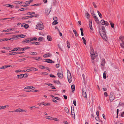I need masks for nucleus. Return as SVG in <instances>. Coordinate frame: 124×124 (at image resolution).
Returning a JSON list of instances; mask_svg holds the SVG:
<instances>
[{
	"mask_svg": "<svg viewBox=\"0 0 124 124\" xmlns=\"http://www.w3.org/2000/svg\"><path fill=\"white\" fill-rule=\"evenodd\" d=\"M31 43L32 44H35L36 45H39V42H31Z\"/></svg>",
	"mask_w": 124,
	"mask_h": 124,
	"instance_id": "obj_26",
	"label": "nucleus"
},
{
	"mask_svg": "<svg viewBox=\"0 0 124 124\" xmlns=\"http://www.w3.org/2000/svg\"><path fill=\"white\" fill-rule=\"evenodd\" d=\"M27 8H23L18 10L19 11H22L27 10Z\"/></svg>",
	"mask_w": 124,
	"mask_h": 124,
	"instance_id": "obj_27",
	"label": "nucleus"
},
{
	"mask_svg": "<svg viewBox=\"0 0 124 124\" xmlns=\"http://www.w3.org/2000/svg\"><path fill=\"white\" fill-rule=\"evenodd\" d=\"M105 23V21L104 20H102L101 21V24L103 25H104V23Z\"/></svg>",
	"mask_w": 124,
	"mask_h": 124,
	"instance_id": "obj_42",
	"label": "nucleus"
},
{
	"mask_svg": "<svg viewBox=\"0 0 124 124\" xmlns=\"http://www.w3.org/2000/svg\"><path fill=\"white\" fill-rule=\"evenodd\" d=\"M119 39L121 40L122 43L124 44V37H120Z\"/></svg>",
	"mask_w": 124,
	"mask_h": 124,
	"instance_id": "obj_17",
	"label": "nucleus"
},
{
	"mask_svg": "<svg viewBox=\"0 0 124 124\" xmlns=\"http://www.w3.org/2000/svg\"><path fill=\"white\" fill-rule=\"evenodd\" d=\"M27 1L28 2L27 4H30L31 3V2H32L33 1V0H30L29 1Z\"/></svg>",
	"mask_w": 124,
	"mask_h": 124,
	"instance_id": "obj_61",
	"label": "nucleus"
},
{
	"mask_svg": "<svg viewBox=\"0 0 124 124\" xmlns=\"http://www.w3.org/2000/svg\"><path fill=\"white\" fill-rule=\"evenodd\" d=\"M24 27L25 28L27 29L29 27V25L28 24H25L24 25Z\"/></svg>",
	"mask_w": 124,
	"mask_h": 124,
	"instance_id": "obj_52",
	"label": "nucleus"
},
{
	"mask_svg": "<svg viewBox=\"0 0 124 124\" xmlns=\"http://www.w3.org/2000/svg\"><path fill=\"white\" fill-rule=\"evenodd\" d=\"M91 14L92 15L93 17H94V16L95 15L94 13V11H93L92 12H91Z\"/></svg>",
	"mask_w": 124,
	"mask_h": 124,
	"instance_id": "obj_59",
	"label": "nucleus"
},
{
	"mask_svg": "<svg viewBox=\"0 0 124 124\" xmlns=\"http://www.w3.org/2000/svg\"><path fill=\"white\" fill-rule=\"evenodd\" d=\"M94 52V50L93 48L92 47H91V59L92 60H94L96 57V56L95 55V53Z\"/></svg>",
	"mask_w": 124,
	"mask_h": 124,
	"instance_id": "obj_3",
	"label": "nucleus"
},
{
	"mask_svg": "<svg viewBox=\"0 0 124 124\" xmlns=\"http://www.w3.org/2000/svg\"><path fill=\"white\" fill-rule=\"evenodd\" d=\"M26 36V35H23V34H21V35H20L18 36L19 37H20H20L21 38H24L25 36Z\"/></svg>",
	"mask_w": 124,
	"mask_h": 124,
	"instance_id": "obj_41",
	"label": "nucleus"
},
{
	"mask_svg": "<svg viewBox=\"0 0 124 124\" xmlns=\"http://www.w3.org/2000/svg\"><path fill=\"white\" fill-rule=\"evenodd\" d=\"M24 77V75L23 74H21L20 75H17L16 76V78L18 79H22Z\"/></svg>",
	"mask_w": 124,
	"mask_h": 124,
	"instance_id": "obj_7",
	"label": "nucleus"
},
{
	"mask_svg": "<svg viewBox=\"0 0 124 124\" xmlns=\"http://www.w3.org/2000/svg\"><path fill=\"white\" fill-rule=\"evenodd\" d=\"M67 47L68 48H70V43L68 42V41H67Z\"/></svg>",
	"mask_w": 124,
	"mask_h": 124,
	"instance_id": "obj_47",
	"label": "nucleus"
},
{
	"mask_svg": "<svg viewBox=\"0 0 124 124\" xmlns=\"http://www.w3.org/2000/svg\"><path fill=\"white\" fill-rule=\"evenodd\" d=\"M71 88L72 90V92L73 93L75 90V86L74 85H72L71 86Z\"/></svg>",
	"mask_w": 124,
	"mask_h": 124,
	"instance_id": "obj_18",
	"label": "nucleus"
},
{
	"mask_svg": "<svg viewBox=\"0 0 124 124\" xmlns=\"http://www.w3.org/2000/svg\"><path fill=\"white\" fill-rule=\"evenodd\" d=\"M106 71L104 72L103 74V78L104 79H105L106 78Z\"/></svg>",
	"mask_w": 124,
	"mask_h": 124,
	"instance_id": "obj_28",
	"label": "nucleus"
},
{
	"mask_svg": "<svg viewBox=\"0 0 124 124\" xmlns=\"http://www.w3.org/2000/svg\"><path fill=\"white\" fill-rule=\"evenodd\" d=\"M89 26L90 28V29L92 31H93V29L92 27V21L91 20H90L89 21Z\"/></svg>",
	"mask_w": 124,
	"mask_h": 124,
	"instance_id": "obj_8",
	"label": "nucleus"
},
{
	"mask_svg": "<svg viewBox=\"0 0 124 124\" xmlns=\"http://www.w3.org/2000/svg\"><path fill=\"white\" fill-rule=\"evenodd\" d=\"M36 29L42 30L43 29V24L41 22V23H39L36 25Z\"/></svg>",
	"mask_w": 124,
	"mask_h": 124,
	"instance_id": "obj_4",
	"label": "nucleus"
},
{
	"mask_svg": "<svg viewBox=\"0 0 124 124\" xmlns=\"http://www.w3.org/2000/svg\"><path fill=\"white\" fill-rule=\"evenodd\" d=\"M106 62L105 61V59H103L102 60V61L101 62V65L102 66H104L105 64V63Z\"/></svg>",
	"mask_w": 124,
	"mask_h": 124,
	"instance_id": "obj_16",
	"label": "nucleus"
},
{
	"mask_svg": "<svg viewBox=\"0 0 124 124\" xmlns=\"http://www.w3.org/2000/svg\"><path fill=\"white\" fill-rule=\"evenodd\" d=\"M53 20L55 21H57V18L55 16H54L53 18Z\"/></svg>",
	"mask_w": 124,
	"mask_h": 124,
	"instance_id": "obj_54",
	"label": "nucleus"
},
{
	"mask_svg": "<svg viewBox=\"0 0 124 124\" xmlns=\"http://www.w3.org/2000/svg\"><path fill=\"white\" fill-rule=\"evenodd\" d=\"M82 94L83 96H84L85 98H87V95L86 92L83 93H82Z\"/></svg>",
	"mask_w": 124,
	"mask_h": 124,
	"instance_id": "obj_25",
	"label": "nucleus"
},
{
	"mask_svg": "<svg viewBox=\"0 0 124 124\" xmlns=\"http://www.w3.org/2000/svg\"><path fill=\"white\" fill-rule=\"evenodd\" d=\"M30 54L31 55H37V54L35 52H32L30 53Z\"/></svg>",
	"mask_w": 124,
	"mask_h": 124,
	"instance_id": "obj_43",
	"label": "nucleus"
},
{
	"mask_svg": "<svg viewBox=\"0 0 124 124\" xmlns=\"http://www.w3.org/2000/svg\"><path fill=\"white\" fill-rule=\"evenodd\" d=\"M124 44H123V43H122L120 44V46L122 48H124Z\"/></svg>",
	"mask_w": 124,
	"mask_h": 124,
	"instance_id": "obj_57",
	"label": "nucleus"
},
{
	"mask_svg": "<svg viewBox=\"0 0 124 124\" xmlns=\"http://www.w3.org/2000/svg\"><path fill=\"white\" fill-rule=\"evenodd\" d=\"M50 9L48 10L47 9L45 11V13L46 15H48L49 14L50 12Z\"/></svg>",
	"mask_w": 124,
	"mask_h": 124,
	"instance_id": "obj_15",
	"label": "nucleus"
},
{
	"mask_svg": "<svg viewBox=\"0 0 124 124\" xmlns=\"http://www.w3.org/2000/svg\"><path fill=\"white\" fill-rule=\"evenodd\" d=\"M8 66L7 65H5L4 66L1 67L0 68V69H6V68L8 67Z\"/></svg>",
	"mask_w": 124,
	"mask_h": 124,
	"instance_id": "obj_35",
	"label": "nucleus"
},
{
	"mask_svg": "<svg viewBox=\"0 0 124 124\" xmlns=\"http://www.w3.org/2000/svg\"><path fill=\"white\" fill-rule=\"evenodd\" d=\"M5 6L6 7H9L11 8H13L14 7V6L11 5L7 4L5 5Z\"/></svg>",
	"mask_w": 124,
	"mask_h": 124,
	"instance_id": "obj_23",
	"label": "nucleus"
},
{
	"mask_svg": "<svg viewBox=\"0 0 124 124\" xmlns=\"http://www.w3.org/2000/svg\"><path fill=\"white\" fill-rule=\"evenodd\" d=\"M31 58H34L36 60L38 61H39L40 60H42L41 58L40 57H38V58L37 57H31Z\"/></svg>",
	"mask_w": 124,
	"mask_h": 124,
	"instance_id": "obj_19",
	"label": "nucleus"
},
{
	"mask_svg": "<svg viewBox=\"0 0 124 124\" xmlns=\"http://www.w3.org/2000/svg\"><path fill=\"white\" fill-rule=\"evenodd\" d=\"M43 39V38L42 37H39L38 38V40L39 42L42 41V39Z\"/></svg>",
	"mask_w": 124,
	"mask_h": 124,
	"instance_id": "obj_33",
	"label": "nucleus"
},
{
	"mask_svg": "<svg viewBox=\"0 0 124 124\" xmlns=\"http://www.w3.org/2000/svg\"><path fill=\"white\" fill-rule=\"evenodd\" d=\"M22 110H21V108H19L18 109H16L15 110L12 111H9V112H21V111Z\"/></svg>",
	"mask_w": 124,
	"mask_h": 124,
	"instance_id": "obj_13",
	"label": "nucleus"
},
{
	"mask_svg": "<svg viewBox=\"0 0 124 124\" xmlns=\"http://www.w3.org/2000/svg\"><path fill=\"white\" fill-rule=\"evenodd\" d=\"M15 4H21L22 3V2H20L19 1H15Z\"/></svg>",
	"mask_w": 124,
	"mask_h": 124,
	"instance_id": "obj_34",
	"label": "nucleus"
},
{
	"mask_svg": "<svg viewBox=\"0 0 124 124\" xmlns=\"http://www.w3.org/2000/svg\"><path fill=\"white\" fill-rule=\"evenodd\" d=\"M51 55V54L48 53L46 54H44L43 55V57L44 58L47 57H50Z\"/></svg>",
	"mask_w": 124,
	"mask_h": 124,
	"instance_id": "obj_11",
	"label": "nucleus"
},
{
	"mask_svg": "<svg viewBox=\"0 0 124 124\" xmlns=\"http://www.w3.org/2000/svg\"><path fill=\"white\" fill-rule=\"evenodd\" d=\"M30 48V47L28 46H27L23 48V51H25L26 49Z\"/></svg>",
	"mask_w": 124,
	"mask_h": 124,
	"instance_id": "obj_49",
	"label": "nucleus"
},
{
	"mask_svg": "<svg viewBox=\"0 0 124 124\" xmlns=\"http://www.w3.org/2000/svg\"><path fill=\"white\" fill-rule=\"evenodd\" d=\"M58 23L57 22L55 21H54L52 23V24L53 25H55L57 24Z\"/></svg>",
	"mask_w": 124,
	"mask_h": 124,
	"instance_id": "obj_45",
	"label": "nucleus"
},
{
	"mask_svg": "<svg viewBox=\"0 0 124 124\" xmlns=\"http://www.w3.org/2000/svg\"><path fill=\"white\" fill-rule=\"evenodd\" d=\"M47 38L48 40L50 41H51L52 38L49 35H48L47 36Z\"/></svg>",
	"mask_w": 124,
	"mask_h": 124,
	"instance_id": "obj_29",
	"label": "nucleus"
},
{
	"mask_svg": "<svg viewBox=\"0 0 124 124\" xmlns=\"http://www.w3.org/2000/svg\"><path fill=\"white\" fill-rule=\"evenodd\" d=\"M80 30L81 31V35L82 36H84V33L83 31V29L82 28H80Z\"/></svg>",
	"mask_w": 124,
	"mask_h": 124,
	"instance_id": "obj_40",
	"label": "nucleus"
},
{
	"mask_svg": "<svg viewBox=\"0 0 124 124\" xmlns=\"http://www.w3.org/2000/svg\"><path fill=\"white\" fill-rule=\"evenodd\" d=\"M104 25H109V23H108L107 21H105V23H104Z\"/></svg>",
	"mask_w": 124,
	"mask_h": 124,
	"instance_id": "obj_46",
	"label": "nucleus"
},
{
	"mask_svg": "<svg viewBox=\"0 0 124 124\" xmlns=\"http://www.w3.org/2000/svg\"><path fill=\"white\" fill-rule=\"evenodd\" d=\"M52 119L56 121H59V119L56 118H52Z\"/></svg>",
	"mask_w": 124,
	"mask_h": 124,
	"instance_id": "obj_51",
	"label": "nucleus"
},
{
	"mask_svg": "<svg viewBox=\"0 0 124 124\" xmlns=\"http://www.w3.org/2000/svg\"><path fill=\"white\" fill-rule=\"evenodd\" d=\"M87 91V89L86 87H85L84 88H83L82 89V93L84 92H85Z\"/></svg>",
	"mask_w": 124,
	"mask_h": 124,
	"instance_id": "obj_38",
	"label": "nucleus"
},
{
	"mask_svg": "<svg viewBox=\"0 0 124 124\" xmlns=\"http://www.w3.org/2000/svg\"><path fill=\"white\" fill-rule=\"evenodd\" d=\"M8 40H9V39H7V38H5V39H1L0 40V41L2 42V41H6Z\"/></svg>",
	"mask_w": 124,
	"mask_h": 124,
	"instance_id": "obj_30",
	"label": "nucleus"
},
{
	"mask_svg": "<svg viewBox=\"0 0 124 124\" xmlns=\"http://www.w3.org/2000/svg\"><path fill=\"white\" fill-rule=\"evenodd\" d=\"M73 103L74 105L75 106H76V101L74 100L73 101Z\"/></svg>",
	"mask_w": 124,
	"mask_h": 124,
	"instance_id": "obj_62",
	"label": "nucleus"
},
{
	"mask_svg": "<svg viewBox=\"0 0 124 124\" xmlns=\"http://www.w3.org/2000/svg\"><path fill=\"white\" fill-rule=\"evenodd\" d=\"M29 42H30L29 39V38H27L22 41V43L25 44L27 43V42L29 43Z\"/></svg>",
	"mask_w": 124,
	"mask_h": 124,
	"instance_id": "obj_9",
	"label": "nucleus"
},
{
	"mask_svg": "<svg viewBox=\"0 0 124 124\" xmlns=\"http://www.w3.org/2000/svg\"><path fill=\"white\" fill-rule=\"evenodd\" d=\"M41 104L44 106L50 105V103H45L43 102H41Z\"/></svg>",
	"mask_w": 124,
	"mask_h": 124,
	"instance_id": "obj_14",
	"label": "nucleus"
},
{
	"mask_svg": "<svg viewBox=\"0 0 124 124\" xmlns=\"http://www.w3.org/2000/svg\"><path fill=\"white\" fill-rule=\"evenodd\" d=\"M27 17V16L23 17H22L20 19L24 20L26 19H27L28 18Z\"/></svg>",
	"mask_w": 124,
	"mask_h": 124,
	"instance_id": "obj_50",
	"label": "nucleus"
},
{
	"mask_svg": "<svg viewBox=\"0 0 124 124\" xmlns=\"http://www.w3.org/2000/svg\"><path fill=\"white\" fill-rule=\"evenodd\" d=\"M85 16L87 18H89V14L87 12V13H86L85 14Z\"/></svg>",
	"mask_w": 124,
	"mask_h": 124,
	"instance_id": "obj_36",
	"label": "nucleus"
},
{
	"mask_svg": "<svg viewBox=\"0 0 124 124\" xmlns=\"http://www.w3.org/2000/svg\"><path fill=\"white\" fill-rule=\"evenodd\" d=\"M40 4H36L33 5L31 6H39Z\"/></svg>",
	"mask_w": 124,
	"mask_h": 124,
	"instance_id": "obj_48",
	"label": "nucleus"
},
{
	"mask_svg": "<svg viewBox=\"0 0 124 124\" xmlns=\"http://www.w3.org/2000/svg\"><path fill=\"white\" fill-rule=\"evenodd\" d=\"M120 115L122 117L124 116V111Z\"/></svg>",
	"mask_w": 124,
	"mask_h": 124,
	"instance_id": "obj_64",
	"label": "nucleus"
},
{
	"mask_svg": "<svg viewBox=\"0 0 124 124\" xmlns=\"http://www.w3.org/2000/svg\"><path fill=\"white\" fill-rule=\"evenodd\" d=\"M63 72L62 70L61 69H59L58 70L57 75L59 78L61 79H62L63 78Z\"/></svg>",
	"mask_w": 124,
	"mask_h": 124,
	"instance_id": "obj_2",
	"label": "nucleus"
},
{
	"mask_svg": "<svg viewBox=\"0 0 124 124\" xmlns=\"http://www.w3.org/2000/svg\"><path fill=\"white\" fill-rule=\"evenodd\" d=\"M64 110L65 112L67 113H69V111L68 109L67 108L65 107L64 108Z\"/></svg>",
	"mask_w": 124,
	"mask_h": 124,
	"instance_id": "obj_37",
	"label": "nucleus"
},
{
	"mask_svg": "<svg viewBox=\"0 0 124 124\" xmlns=\"http://www.w3.org/2000/svg\"><path fill=\"white\" fill-rule=\"evenodd\" d=\"M11 18H1L0 19V20H3L7 19H11Z\"/></svg>",
	"mask_w": 124,
	"mask_h": 124,
	"instance_id": "obj_55",
	"label": "nucleus"
},
{
	"mask_svg": "<svg viewBox=\"0 0 124 124\" xmlns=\"http://www.w3.org/2000/svg\"><path fill=\"white\" fill-rule=\"evenodd\" d=\"M73 31L75 34V36L77 37L78 36V34L76 31L75 30H73Z\"/></svg>",
	"mask_w": 124,
	"mask_h": 124,
	"instance_id": "obj_24",
	"label": "nucleus"
},
{
	"mask_svg": "<svg viewBox=\"0 0 124 124\" xmlns=\"http://www.w3.org/2000/svg\"><path fill=\"white\" fill-rule=\"evenodd\" d=\"M72 106L71 107V115H74V119L75 118V115L74 113V108L73 107V110H72Z\"/></svg>",
	"mask_w": 124,
	"mask_h": 124,
	"instance_id": "obj_22",
	"label": "nucleus"
},
{
	"mask_svg": "<svg viewBox=\"0 0 124 124\" xmlns=\"http://www.w3.org/2000/svg\"><path fill=\"white\" fill-rule=\"evenodd\" d=\"M45 117L46 119H48L50 120H52V119H51V118H52V117H51V116H46Z\"/></svg>",
	"mask_w": 124,
	"mask_h": 124,
	"instance_id": "obj_31",
	"label": "nucleus"
},
{
	"mask_svg": "<svg viewBox=\"0 0 124 124\" xmlns=\"http://www.w3.org/2000/svg\"><path fill=\"white\" fill-rule=\"evenodd\" d=\"M53 82L54 83L60 85L61 84V83L59 81L54 80Z\"/></svg>",
	"mask_w": 124,
	"mask_h": 124,
	"instance_id": "obj_21",
	"label": "nucleus"
},
{
	"mask_svg": "<svg viewBox=\"0 0 124 124\" xmlns=\"http://www.w3.org/2000/svg\"><path fill=\"white\" fill-rule=\"evenodd\" d=\"M82 39L83 41L84 44L85 45L86 44V41L84 37L82 38Z\"/></svg>",
	"mask_w": 124,
	"mask_h": 124,
	"instance_id": "obj_39",
	"label": "nucleus"
},
{
	"mask_svg": "<svg viewBox=\"0 0 124 124\" xmlns=\"http://www.w3.org/2000/svg\"><path fill=\"white\" fill-rule=\"evenodd\" d=\"M45 62L50 63H54V61H52L50 59H46Z\"/></svg>",
	"mask_w": 124,
	"mask_h": 124,
	"instance_id": "obj_10",
	"label": "nucleus"
},
{
	"mask_svg": "<svg viewBox=\"0 0 124 124\" xmlns=\"http://www.w3.org/2000/svg\"><path fill=\"white\" fill-rule=\"evenodd\" d=\"M110 24L111 25V26L112 27V28H113L114 27V23H110Z\"/></svg>",
	"mask_w": 124,
	"mask_h": 124,
	"instance_id": "obj_58",
	"label": "nucleus"
},
{
	"mask_svg": "<svg viewBox=\"0 0 124 124\" xmlns=\"http://www.w3.org/2000/svg\"><path fill=\"white\" fill-rule=\"evenodd\" d=\"M93 5L95 8H97V7L96 5V4L95 2H93Z\"/></svg>",
	"mask_w": 124,
	"mask_h": 124,
	"instance_id": "obj_53",
	"label": "nucleus"
},
{
	"mask_svg": "<svg viewBox=\"0 0 124 124\" xmlns=\"http://www.w3.org/2000/svg\"><path fill=\"white\" fill-rule=\"evenodd\" d=\"M18 50L17 48H15L10 51H15Z\"/></svg>",
	"mask_w": 124,
	"mask_h": 124,
	"instance_id": "obj_44",
	"label": "nucleus"
},
{
	"mask_svg": "<svg viewBox=\"0 0 124 124\" xmlns=\"http://www.w3.org/2000/svg\"><path fill=\"white\" fill-rule=\"evenodd\" d=\"M17 49H18V50H19V51H21V50L23 51V48H20V47H18L17 48Z\"/></svg>",
	"mask_w": 124,
	"mask_h": 124,
	"instance_id": "obj_60",
	"label": "nucleus"
},
{
	"mask_svg": "<svg viewBox=\"0 0 124 124\" xmlns=\"http://www.w3.org/2000/svg\"><path fill=\"white\" fill-rule=\"evenodd\" d=\"M115 97L114 94L110 93L109 96V100L111 102L112 101L115 99Z\"/></svg>",
	"mask_w": 124,
	"mask_h": 124,
	"instance_id": "obj_5",
	"label": "nucleus"
},
{
	"mask_svg": "<svg viewBox=\"0 0 124 124\" xmlns=\"http://www.w3.org/2000/svg\"><path fill=\"white\" fill-rule=\"evenodd\" d=\"M94 20H95L96 22L98 24H99V20L97 18L96 16L95 15L94 16Z\"/></svg>",
	"mask_w": 124,
	"mask_h": 124,
	"instance_id": "obj_12",
	"label": "nucleus"
},
{
	"mask_svg": "<svg viewBox=\"0 0 124 124\" xmlns=\"http://www.w3.org/2000/svg\"><path fill=\"white\" fill-rule=\"evenodd\" d=\"M23 71H22V70H16V71L15 72H23Z\"/></svg>",
	"mask_w": 124,
	"mask_h": 124,
	"instance_id": "obj_56",
	"label": "nucleus"
},
{
	"mask_svg": "<svg viewBox=\"0 0 124 124\" xmlns=\"http://www.w3.org/2000/svg\"><path fill=\"white\" fill-rule=\"evenodd\" d=\"M50 77H53V78H55V76H54V75H52V74H50Z\"/></svg>",
	"mask_w": 124,
	"mask_h": 124,
	"instance_id": "obj_63",
	"label": "nucleus"
},
{
	"mask_svg": "<svg viewBox=\"0 0 124 124\" xmlns=\"http://www.w3.org/2000/svg\"><path fill=\"white\" fill-rule=\"evenodd\" d=\"M17 54L16 52H13L12 53H9V55H14Z\"/></svg>",
	"mask_w": 124,
	"mask_h": 124,
	"instance_id": "obj_32",
	"label": "nucleus"
},
{
	"mask_svg": "<svg viewBox=\"0 0 124 124\" xmlns=\"http://www.w3.org/2000/svg\"><path fill=\"white\" fill-rule=\"evenodd\" d=\"M102 32H100V35L102 38L105 40L106 41L107 39L106 35V31L104 26H103L102 27Z\"/></svg>",
	"mask_w": 124,
	"mask_h": 124,
	"instance_id": "obj_1",
	"label": "nucleus"
},
{
	"mask_svg": "<svg viewBox=\"0 0 124 124\" xmlns=\"http://www.w3.org/2000/svg\"><path fill=\"white\" fill-rule=\"evenodd\" d=\"M69 74L70 75L69 77V76L68 74L67 78L69 82L70 83L72 81V76L70 72Z\"/></svg>",
	"mask_w": 124,
	"mask_h": 124,
	"instance_id": "obj_6",
	"label": "nucleus"
},
{
	"mask_svg": "<svg viewBox=\"0 0 124 124\" xmlns=\"http://www.w3.org/2000/svg\"><path fill=\"white\" fill-rule=\"evenodd\" d=\"M82 76L83 77V83H84L85 85V76L84 74H83L82 75Z\"/></svg>",
	"mask_w": 124,
	"mask_h": 124,
	"instance_id": "obj_20",
	"label": "nucleus"
}]
</instances>
